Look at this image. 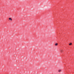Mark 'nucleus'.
Wrapping results in <instances>:
<instances>
[{
	"label": "nucleus",
	"instance_id": "4",
	"mask_svg": "<svg viewBox=\"0 0 74 74\" xmlns=\"http://www.w3.org/2000/svg\"><path fill=\"white\" fill-rule=\"evenodd\" d=\"M60 71H61V70H58V72H60Z\"/></svg>",
	"mask_w": 74,
	"mask_h": 74
},
{
	"label": "nucleus",
	"instance_id": "3",
	"mask_svg": "<svg viewBox=\"0 0 74 74\" xmlns=\"http://www.w3.org/2000/svg\"><path fill=\"white\" fill-rule=\"evenodd\" d=\"M69 45H72V43H71L70 44H69Z\"/></svg>",
	"mask_w": 74,
	"mask_h": 74
},
{
	"label": "nucleus",
	"instance_id": "2",
	"mask_svg": "<svg viewBox=\"0 0 74 74\" xmlns=\"http://www.w3.org/2000/svg\"><path fill=\"white\" fill-rule=\"evenodd\" d=\"M58 43H56L55 44V45H56V46H57V45H58Z\"/></svg>",
	"mask_w": 74,
	"mask_h": 74
},
{
	"label": "nucleus",
	"instance_id": "1",
	"mask_svg": "<svg viewBox=\"0 0 74 74\" xmlns=\"http://www.w3.org/2000/svg\"><path fill=\"white\" fill-rule=\"evenodd\" d=\"M9 20H10V21H12V18H9Z\"/></svg>",
	"mask_w": 74,
	"mask_h": 74
}]
</instances>
